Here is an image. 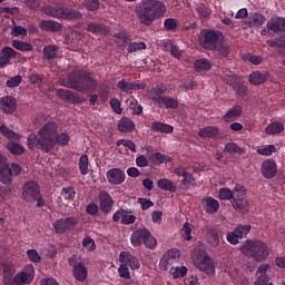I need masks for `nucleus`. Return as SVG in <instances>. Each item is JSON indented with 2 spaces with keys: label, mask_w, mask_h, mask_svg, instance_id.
Segmentation results:
<instances>
[{
  "label": "nucleus",
  "mask_w": 285,
  "mask_h": 285,
  "mask_svg": "<svg viewBox=\"0 0 285 285\" xmlns=\"http://www.w3.org/2000/svg\"><path fill=\"white\" fill-rule=\"evenodd\" d=\"M117 88L122 92H132V90H146L148 85L146 82H128L126 79H121L117 82Z\"/></svg>",
  "instance_id": "21"
},
{
  "label": "nucleus",
  "mask_w": 285,
  "mask_h": 285,
  "mask_svg": "<svg viewBox=\"0 0 285 285\" xmlns=\"http://www.w3.org/2000/svg\"><path fill=\"white\" fill-rule=\"evenodd\" d=\"M151 130L153 132H164L165 135H170L173 134V130H175V128L161 121H154L151 124Z\"/></svg>",
  "instance_id": "33"
},
{
  "label": "nucleus",
  "mask_w": 285,
  "mask_h": 285,
  "mask_svg": "<svg viewBox=\"0 0 285 285\" xmlns=\"http://www.w3.org/2000/svg\"><path fill=\"white\" fill-rule=\"evenodd\" d=\"M261 170L265 179H273L277 175V163L273 159H266L263 161Z\"/></svg>",
  "instance_id": "20"
},
{
  "label": "nucleus",
  "mask_w": 285,
  "mask_h": 285,
  "mask_svg": "<svg viewBox=\"0 0 285 285\" xmlns=\"http://www.w3.org/2000/svg\"><path fill=\"white\" fill-rule=\"evenodd\" d=\"M21 175V166L19 164L12 163L2 165L0 167V183L4 186H12V181L14 177H19Z\"/></svg>",
  "instance_id": "7"
},
{
  "label": "nucleus",
  "mask_w": 285,
  "mask_h": 285,
  "mask_svg": "<svg viewBox=\"0 0 285 285\" xmlns=\"http://www.w3.org/2000/svg\"><path fill=\"white\" fill-rule=\"evenodd\" d=\"M219 197L220 199L228 202L230 199L233 200V198L235 197V194L233 193V190H230V188L223 187L219 189Z\"/></svg>",
  "instance_id": "57"
},
{
  "label": "nucleus",
  "mask_w": 285,
  "mask_h": 285,
  "mask_svg": "<svg viewBox=\"0 0 285 285\" xmlns=\"http://www.w3.org/2000/svg\"><path fill=\"white\" fill-rule=\"evenodd\" d=\"M197 12L200 17L204 18L210 17V14H213V10H210L207 4H199L197 7Z\"/></svg>",
  "instance_id": "62"
},
{
  "label": "nucleus",
  "mask_w": 285,
  "mask_h": 285,
  "mask_svg": "<svg viewBox=\"0 0 285 285\" xmlns=\"http://www.w3.org/2000/svg\"><path fill=\"white\" fill-rule=\"evenodd\" d=\"M87 32L92 35H109L110 28L101 22H89L87 23Z\"/></svg>",
  "instance_id": "26"
},
{
  "label": "nucleus",
  "mask_w": 285,
  "mask_h": 285,
  "mask_svg": "<svg viewBox=\"0 0 285 285\" xmlns=\"http://www.w3.org/2000/svg\"><path fill=\"white\" fill-rule=\"evenodd\" d=\"M283 131H284V125L281 121H274L269 124L265 129L266 135H269V136L282 135Z\"/></svg>",
  "instance_id": "37"
},
{
  "label": "nucleus",
  "mask_w": 285,
  "mask_h": 285,
  "mask_svg": "<svg viewBox=\"0 0 285 285\" xmlns=\"http://www.w3.org/2000/svg\"><path fill=\"white\" fill-rule=\"evenodd\" d=\"M41 194L39 184L35 180L27 181L22 187V199L29 204L37 202V197Z\"/></svg>",
  "instance_id": "13"
},
{
  "label": "nucleus",
  "mask_w": 285,
  "mask_h": 285,
  "mask_svg": "<svg viewBox=\"0 0 285 285\" xmlns=\"http://www.w3.org/2000/svg\"><path fill=\"white\" fill-rule=\"evenodd\" d=\"M196 268L206 273V275H215V261L208 255L199 254L193 257Z\"/></svg>",
  "instance_id": "12"
},
{
  "label": "nucleus",
  "mask_w": 285,
  "mask_h": 285,
  "mask_svg": "<svg viewBox=\"0 0 285 285\" xmlns=\"http://www.w3.org/2000/svg\"><path fill=\"white\" fill-rule=\"evenodd\" d=\"M232 206L237 210V213H246L248 212V203L244 198L233 197Z\"/></svg>",
  "instance_id": "36"
},
{
  "label": "nucleus",
  "mask_w": 285,
  "mask_h": 285,
  "mask_svg": "<svg viewBox=\"0 0 285 285\" xmlns=\"http://www.w3.org/2000/svg\"><path fill=\"white\" fill-rule=\"evenodd\" d=\"M56 95L62 101H76L77 99L72 91L66 89H57Z\"/></svg>",
  "instance_id": "39"
},
{
  "label": "nucleus",
  "mask_w": 285,
  "mask_h": 285,
  "mask_svg": "<svg viewBox=\"0 0 285 285\" xmlns=\"http://www.w3.org/2000/svg\"><path fill=\"white\" fill-rule=\"evenodd\" d=\"M217 135H219V129L213 126L202 128L198 131V136H200L202 139H215Z\"/></svg>",
  "instance_id": "31"
},
{
  "label": "nucleus",
  "mask_w": 285,
  "mask_h": 285,
  "mask_svg": "<svg viewBox=\"0 0 285 285\" xmlns=\"http://www.w3.org/2000/svg\"><path fill=\"white\" fill-rule=\"evenodd\" d=\"M242 115V109L239 108H232L223 117L225 121H235L237 117Z\"/></svg>",
  "instance_id": "51"
},
{
  "label": "nucleus",
  "mask_w": 285,
  "mask_h": 285,
  "mask_svg": "<svg viewBox=\"0 0 285 285\" xmlns=\"http://www.w3.org/2000/svg\"><path fill=\"white\" fill-rule=\"evenodd\" d=\"M271 284V278L268 275H258L256 281L254 282V285H269Z\"/></svg>",
  "instance_id": "64"
},
{
  "label": "nucleus",
  "mask_w": 285,
  "mask_h": 285,
  "mask_svg": "<svg viewBox=\"0 0 285 285\" xmlns=\"http://www.w3.org/2000/svg\"><path fill=\"white\" fill-rule=\"evenodd\" d=\"M115 43L120 50H124L128 46V41H131V37L126 31H119L114 35Z\"/></svg>",
  "instance_id": "29"
},
{
  "label": "nucleus",
  "mask_w": 285,
  "mask_h": 285,
  "mask_svg": "<svg viewBox=\"0 0 285 285\" xmlns=\"http://www.w3.org/2000/svg\"><path fill=\"white\" fill-rule=\"evenodd\" d=\"M273 153H277V147H275V145H266L264 148L257 149V154L264 157H271Z\"/></svg>",
  "instance_id": "52"
},
{
  "label": "nucleus",
  "mask_w": 285,
  "mask_h": 285,
  "mask_svg": "<svg viewBox=\"0 0 285 285\" xmlns=\"http://www.w3.org/2000/svg\"><path fill=\"white\" fill-rule=\"evenodd\" d=\"M61 196L63 199L72 200L77 196V191L75 190V187H65L61 190Z\"/></svg>",
  "instance_id": "55"
},
{
  "label": "nucleus",
  "mask_w": 285,
  "mask_h": 285,
  "mask_svg": "<svg viewBox=\"0 0 285 285\" xmlns=\"http://www.w3.org/2000/svg\"><path fill=\"white\" fill-rule=\"evenodd\" d=\"M50 17L55 19H65L66 21H75L83 18V13L72 8L55 7L50 10Z\"/></svg>",
  "instance_id": "10"
},
{
  "label": "nucleus",
  "mask_w": 285,
  "mask_h": 285,
  "mask_svg": "<svg viewBox=\"0 0 285 285\" xmlns=\"http://www.w3.org/2000/svg\"><path fill=\"white\" fill-rule=\"evenodd\" d=\"M223 81L227 86H230L238 97H246V95H248V88L244 85V79L242 77L233 73L225 75Z\"/></svg>",
  "instance_id": "11"
},
{
  "label": "nucleus",
  "mask_w": 285,
  "mask_h": 285,
  "mask_svg": "<svg viewBox=\"0 0 285 285\" xmlns=\"http://www.w3.org/2000/svg\"><path fill=\"white\" fill-rule=\"evenodd\" d=\"M249 21L253 26H264L266 23V16L262 13H253L249 17Z\"/></svg>",
  "instance_id": "50"
},
{
  "label": "nucleus",
  "mask_w": 285,
  "mask_h": 285,
  "mask_svg": "<svg viewBox=\"0 0 285 285\" xmlns=\"http://www.w3.org/2000/svg\"><path fill=\"white\" fill-rule=\"evenodd\" d=\"M166 14V4L159 0H142L136 6V16L144 26H151L153 21Z\"/></svg>",
  "instance_id": "2"
},
{
  "label": "nucleus",
  "mask_w": 285,
  "mask_h": 285,
  "mask_svg": "<svg viewBox=\"0 0 285 285\" xmlns=\"http://www.w3.org/2000/svg\"><path fill=\"white\" fill-rule=\"evenodd\" d=\"M157 186H158V188H160V190H167L169 193H177V186H175V183H173L168 178L159 179L157 181Z\"/></svg>",
  "instance_id": "35"
},
{
  "label": "nucleus",
  "mask_w": 285,
  "mask_h": 285,
  "mask_svg": "<svg viewBox=\"0 0 285 285\" xmlns=\"http://www.w3.org/2000/svg\"><path fill=\"white\" fill-rule=\"evenodd\" d=\"M268 77H271L268 71H253L249 75V83H252V86H262V83L268 81Z\"/></svg>",
  "instance_id": "24"
},
{
  "label": "nucleus",
  "mask_w": 285,
  "mask_h": 285,
  "mask_svg": "<svg viewBox=\"0 0 285 285\" xmlns=\"http://www.w3.org/2000/svg\"><path fill=\"white\" fill-rule=\"evenodd\" d=\"M130 242L135 248L141 246V244L150 250H155L157 248V238H155L146 227L136 229L130 236Z\"/></svg>",
  "instance_id": "5"
},
{
  "label": "nucleus",
  "mask_w": 285,
  "mask_h": 285,
  "mask_svg": "<svg viewBox=\"0 0 285 285\" xmlns=\"http://www.w3.org/2000/svg\"><path fill=\"white\" fill-rule=\"evenodd\" d=\"M204 210L208 215H215L217 210H219V200L215 199L214 197L207 196L203 199Z\"/></svg>",
  "instance_id": "27"
},
{
  "label": "nucleus",
  "mask_w": 285,
  "mask_h": 285,
  "mask_svg": "<svg viewBox=\"0 0 285 285\" xmlns=\"http://www.w3.org/2000/svg\"><path fill=\"white\" fill-rule=\"evenodd\" d=\"M82 246L88 250H95V248H97V245L95 244V239H92V237L90 236H87L82 239Z\"/></svg>",
  "instance_id": "63"
},
{
  "label": "nucleus",
  "mask_w": 285,
  "mask_h": 285,
  "mask_svg": "<svg viewBox=\"0 0 285 285\" xmlns=\"http://www.w3.org/2000/svg\"><path fill=\"white\" fill-rule=\"evenodd\" d=\"M177 20L175 18H167L164 21V28L168 32H175L177 30Z\"/></svg>",
  "instance_id": "53"
},
{
  "label": "nucleus",
  "mask_w": 285,
  "mask_h": 285,
  "mask_svg": "<svg viewBox=\"0 0 285 285\" xmlns=\"http://www.w3.org/2000/svg\"><path fill=\"white\" fill-rule=\"evenodd\" d=\"M149 163L153 164V166H161V164H170L173 161V158L168 155H163L159 151H155L148 155Z\"/></svg>",
  "instance_id": "25"
},
{
  "label": "nucleus",
  "mask_w": 285,
  "mask_h": 285,
  "mask_svg": "<svg viewBox=\"0 0 285 285\" xmlns=\"http://www.w3.org/2000/svg\"><path fill=\"white\" fill-rule=\"evenodd\" d=\"M135 128H136L135 121H132V119L128 117H124L118 121L119 132H124V134L132 132Z\"/></svg>",
  "instance_id": "28"
},
{
  "label": "nucleus",
  "mask_w": 285,
  "mask_h": 285,
  "mask_svg": "<svg viewBox=\"0 0 285 285\" xmlns=\"http://www.w3.org/2000/svg\"><path fill=\"white\" fill-rule=\"evenodd\" d=\"M21 81H22V78L21 76H14V77H11L9 80H7L6 82V86L7 88H17L19 86H21Z\"/></svg>",
  "instance_id": "60"
},
{
  "label": "nucleus",
  "mask_w": 285,
  "mask_h": 285,
  "mask_svg": "<svg viewBox=\"0 0 285 285\" xmlns=\"http://www.w3.org/2000/svg\"><path fill=\"white\" fill-rule=\"evenodd\" d=\"M68 264L72 268V276L77 282H86L88 279V267H86L79 256L72 255L68 259Z\"/></svg>",
  "instance_id": "9"
},
{
  "label": "nucleus",
  "mask_w": 285,
  "mask_h": 285,
  "mask_svg": "<svg viewBox=\"0 0 285 285\" xmlns=\"http://www.w3.org/2000/svg\"><path fill=\"white\" fill-rule=\"evenodd\" d=\"M82 6L88 12H97L101 8V2L99 0H82Z\"/></svg>",
  "instance_id": "41"
},
{
  "label": "nucleus",
  "mask_w": 285,
  "mask_h": 285,
  "mask_svg": "<svg viewBox=\"0 0 285 285\" xmlns=\"http://www.w3.org/2000/svg\"><path fill=\"white\" fill-rule=\"evenodd\" d=\"M66 88L77 90V92H90L97 88V83L90 72L83 70L71 71L67 78Z\"/></svg>",
  "instance_id": "3"
},
{
  "label": "nucleus",
  "mask_w": 285,
  "mask_h": 285,
  "mask_svg": "<svg viewBox=\"0 0 285 285\" xmlns=\"http://www.w3.org/2000/svg\"><path fill=\"white\" fill-rule=\"evenodd\" d=\"M119 262L120 264H125L127 268H130V271H139V268H141V263L137 256L130 252H120Z\"/></svg>",
  "instance_id": "17"
},
{
  "label": "nucleus",
  "mask_w": 285,
  "mask_h": 285,
  "mask_svg": "<svg viewBox=\"0 0 285 285\" xmlns=\"http://www.w3.org/2000/svg\"><path fill=\"white\" fill-rule=\"evenodd\" d=\"M42 55L47 61L57 59L59 57V47L57 45H47L42 49Z\"/></svg>",
  "instance_id": "30"
},
{
  "label": "nucleus",
  "mask_w": 285,
  "mask_h": 285,
  "mask_svg": "<svg viewBox=\"0 0 285 285\" xmlns=\"http://www.w3.org/2000/svg\"><path fill=\"white\" fill-rule=\"evenodd\" d=\"M181 257V253L177 248H170L165 252L164 256L159 261L160 271H168L170 266L177 264Z\"/></svg>",
  "instance_id": "14"
},
{
  "label": "nucleus",
  "mask_w": 285,
  "mask_h": 285,
  "mask_svg": "<svg viewBox=\"0 0 285 285\" xmlns=\"http://www.w3.org/2000/svg\"><path fill=\"white\" fill-rule=\"evenodd\" d=\"M234 233H236L239 239H244L250 233V225H237L234 228Z\"/></svg>",
  "instance_id": "44"
},
{
  "label": "nucleus",
  "mask_w": 285,
  "mask_h": 285,
  "mask_svg": "<svg viewBox=\"0 0 285 285\" xmlns=\"http://www.w3.org/2000/svg\"><path fill=\"white\" fill-rule=\"evenodd\" d=\"M166 92V87L164 85H156L151 87L148 91V97L156 104V106H166V108H177L179 102L177 99L163 96Z\"/></svg>",
  "instance_id": "6"
},
{
  "label": "nucleus",
  "mask_w": 285,
  "mask_h": 285,
  "mask_svg": "<svg viewBox=\"0 0 285 285\" xmlns=\"http://www.w3.org/2000/svg\"><path fill=\"white\" fill-rule=\"evenodd\" d=\"M194 68L196 72H208L213 68V62L206 58L195 60Z\"/></svg>",
  "instance_id": "32"
},
{
  "label": "nucleus",
  "mask_w": 285,
  "mask_h": 285,
  "mask_svg": "<svg viewBox=\"0 0 285 285\" xmlns=\"http://www.w3.org/2000/svg\"><path fill=\"white\" fill-rule=\"evenodd\" d=\"M208 244L213 246V248L219 246V234L215 228L209 229Z\"/></svg>",
  "instance_id": "46"
},
{
  "label": "nucleus",
  "mask_w": 285,
  "mask_h": 285,
  "mask_svg": "<svg viewBox=\"0 0 285 285\" xmlns=\"http://www.w3.org/2000/svg\"><path fill=\"white\" fill-rule=\"evenodd\" d=\"M0 101L4 108H14L17 106V99L12 96L2 97Z\"/></svg>",
  "instance_id": "58"
},
{
  "label": "nucleus",
  "mask_w": 285,
  "mask_h": 285,
  "mask_svg": "<svg viewBox=\"0 0 285 285\" xmlns=\"http://www.w3.org/2000/svg\"><path fill=\"white\" fill-rule=\"evenodd\" d=\"M118 275L121 279H130V268L127 267L124 263H121L118 267Z\"/></svg>",
  "instance_id": "54"
},
{
  "label": "nucleus",
  "mask_w": 285,
  "mask_h": 285,
  "mask_svg": "<svg viewBox=\"0 0 285 285\" xmlns=\"http://www.w3.org/2000/svg\"><path fill=\"white\" fill-rule=\"evenodd\" d=\"M181 190H190V188H197V180L193 174L187 173V175L180 181Z\"/></svg>",
  "instance_id": "34"
},
{
  "label": "nucleus",
  "mask_w": 285,
  "mask_h": 285,
  "mask_svg": "<svg viewBox=\"0 0 285 285\" xmlns=\"http://www.w3.org/2000/svg\"><path fill=\"white\" fill-rule=\"evenodd\" d=\"M78 166L81 175H88V166H89L88 155L85 154L80 156Z\"/></svg>",
  "instance_id": "48"
},
{
  "label": "nucleus",
  "mask_w": 285,
  "mask_h": 285,
  "mask_svg": "<svg viewBox=\"0 0 285 285\" xmlns=\"http://www.w3.org/2000/svg\"><path fill=\"white\" fill-rule=\"evenodd\" d=\"M107 181L110 186H121L126 181V173L121 168H111L106 173Z\"/></svg>",
  "instance_id": "16"
},
{
  "label": "nucleus",
  "mask_w": 285,
  "mask_h": 285,
  "mask_svg": "<svg viewBox=\"0 0 285 285\" xmlns=\"http://www.w3.org/2000/svg\"><path fill=\"white\" fill-rule=\"evenodd\" d=\"M55 233L57 235H63L67 230H72L77 226L76 217L60 218L52 224Z\"/></svg>",
  "instance_id": "15"
},
{
  "label": "nucleus",
  "mask_w": 285,
  "mask_h": 285,
  "mask_svg": "<svg viewBox=\"0 0 285 285\" xmlns=\"http://www.w3.org/2000/svg\"><path fill=\"white\" fill-rule=\"evenodd\" d=\"M7 149L9 150V153H11V155H23V153H26V149L23 148V146L14 142V141H10L7 144Z\"/></svg>",
  "instance_id": "40"
},
{
  "label": "nucleus",
  "mask_w": 285,
  "mask_h": 285,
  "mask_svg": "<svg viewBox=\"0 0 285 285\" xmlns=\"http://www.w3.org/2000/svg\"><path fill=\"white\" fill-rule=\"evenodd\" d=\"M12 48L20 50V52H32V43L23 42L21 40H12Z\"/></svg>",
  "instance_id": "38"
},
{
  "label": "nucleus",
  "mask_w": 285,
  "mask_h": 285,
  "mask_svg": "<svg viewBox=\"0 0 285 285\" xmlns=\"http://www.w3.org/2000/svg\"><path fill=\"white\" fill-rule=\"evenodd\" d=\"M240 252L245 257L253 259L256 263L266 262L271 250L268 249V244L261 239H247L240 245Z\"/></svg>",
  "instance_id": "4"
},
{
  "label": "nucleus",
  "mask_w": 285,
  "mask_h": 285,
  "mask_svg": "<svg viewBox=\"0 0 285 285\" xmlns=\"http://www.w3.org/2000/svg\"><path fill=\"white\" fill-rule=\"evenodd\" d=\"M27 257L33 264H39V262H41V255H39V252H37V249H28Z\"/></svg>",
  "instance_id": "59"
},
{
  "label": "nucleus",
  "mask_w": 285,
  "mask_h": 285,
  "mask_svg": "<svg viewBox=\"0 0 285 285\" xmlns=\"http://www.w3.org/2000/svg\"><path fill=\"white\" fill-rule=\"evenodd\" d=\"M0 132L7 139H19V134L14 132L12 129L8 128V126L2 125L0 127Z\"/></svg>",
  "instance_id": "49"
},
{
  "label": "nucleus",
  "mask_w": 285,
  "mask_h": 285,
  "mask_svg": "<svg viewBox=\"0 0 285 285\" xmlns=\"http://www.w3.org/2000/svg\"><path fill=\"white\" fill-rule=\"evenodd\" d=\"M244 61H249V63H253V66H259L261 63L264 62V57L253 55V53H247L243 56Z\"/></svg>",
  "instance_id": "47"
},
{
  "label": "nucleus",
  "mask_w": 285,
  "mask_h": 285,
  "mask_svg": "<svg viewBox=\"0 0 285 285\" xmlns=\"http://www.w3.org/2000/svg\"><path fill=\"white\" fill-rule=\"evenodd\" d=\"M13 282L16 285H24L32 284L33 279H31L30 276L27 275L26 273L20 272L13 277Z\"/></svg>",
  "instance_id": "42"
},
{
  "label": "nucleus",
  "mask_w": 285,
  "mask_h": 285,
  "mask_svg": "<svg viewBox=\"0 0 285 285\" xmlns=\"http://www.w3.org/2000/svg\"><path fill=\"white\" fill-rule=\"evenodd\" d=\"M135 222H137V216L130 215L125 210V215L122 216L120 224L124 226H130V224H135Z\"/></svg>",
  "instance_id": "61"
},
{
  "label": "nucleus",
  "mask_w": 285,
  "mask_h": 285,
  "mask_svg": "<svg viewBox=\"0 0 285 285\" xmlns=\"http://www.w3.org/2000/svg\"><path fill=\"white\" fill-rule=\"evenodd\" d=\"M17 57V51L11 47H4L0 50V68H6L10 61Z\"/></svg>",
  "instance_id": "22"
},
{
  "label": "nucleus",
  "mask_w": 285,
  "mask_h": 285,
  "mask_svg": "<svg viewBox=\"0 0 285 285\" xmlns=\"http://www.w3.org/2000/svg\"><path fill=\"white\" fill-rule=\"evenodd\" d=\"M146 48L147 47L145 42H130L127 47V52L132 53L139 50H146Z\"/></svg>",
  "instance_id": "56"
},
{
  "label": "nucleus",
  "mask_w": 285,
  "mask_h": 285,
  "mask_svg": "<svg viewBox=\"0 0 285 285\" xmlns=\"http://www.w3.org/2000/svg\"><path fill=\"white\" fill-rule=\"evenodd\" d=\"M222 32L215 30H206L199 38V43L205 50H217L220 45Z\"/></svg>",
  "instance_id": "8"
},
{
  "label": "nucleus",
  "mask_w": 285,
  "mask_h": 285,
  "mask_svg": "<svg viewBox=\"0 0 285 285\" xmlns=\"http://www.w3.org/2000/svg\"><path fill=\"white\" fill-rule=\"evenodd\" d=\"M29 150H41L42 153H52L55 147L68 146L70 144V136L66 132L59 134V124L49 121L41 127L37 135L30 134L27 138Z\"/></svg>",
  "instance_id": "1"
},
{
  "label": "nucleus",
  "mask_w": 285,
  "mask_h": 285,
  "mask_svg": "<svg viewBox=\"0 0 285 285\" xmlns=\"http://www.w3.org/2000/svg\"><path fill=\"white\" fill-rule=\"evenodd\" d=\"M266 29L262 30V35H264V32H274L275 35H277L278 32H285V18H272L269 21H267Z\"/></svg>",
  "instance_id": "19"
},
{
  "label": "nucleus",
  "mask_w": 285,
  "mask_h": 285,
  "mask_svg": "<svg viewBox=\"0 0 285 285\" xmlns=\"http://www.w3.org/2000/svg\"><path fill=\"white\" fill-rule=\"evenodd\" d=\"M170 274L174 277V279H179V277H186V275L188 274V267L186 266H180V267L177 266L176 268L171 267Z\"/></svg>",
  "instance_id": "43"
},
{
  "label": "nucleus",
  "mask_w": 285,
  "mask_h": 285,
  "mask_svg": "<svg viewBox=\"0 0 285 285\" xmlns=\"http://www.w3.org/2000/svg\"><path fill=\"white\" fill-rule=\"evenodd\" d=\"M39 28L40 30H45V32H61V30H63V24L55 20H41L39 22Z\"/></svg>",
  "instance_id": "23"
},
{
  "label": "nucleus",
  "mask_w": 285,
  "mask_h": 285,
  "mask_svg": "<svg viewBox=\"0 0 285 285\" xmlns=\"http://www.w3.org/2000/svg\"><path fill=\"white\" fill-rule=\"evenodd\" d=\"M225 153H228L229 155H242L243 149L235 142H227L224 148Z\"/></svg>",
  "instance_id": "45"
},
{
  "label": "nucleus",
  "mask_w": 285,
  "mask_h": 285,
  "mask_svg": "<svg viewBox=\"0 0 285 285\" xmlns=\"http://www.w3.org/2000/svg\"><path fill=\"white\" fill-rule=\"evenodd\" d=\"M99 199V208L101 213L105 215H108L112 210V206H115V200L112 199V196L106 190H100L98 194Z\"/></svg>",
  "instance_id": "18"
}]
</instances>
